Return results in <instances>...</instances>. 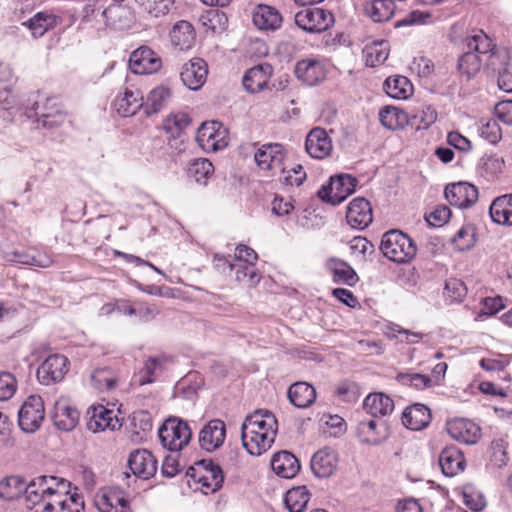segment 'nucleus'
<instances>
[{"instance_id": "47", "label": "nucleus", "mask_w": 512, "mask_h": 512, "mask_svg": "<svg viewBox=\"0 0 512 512\" xmlns=\"http://www.w3.org/2000/svg\"><path fill=\"white\" fill-rule=\"evenodd\" d=\"M118 381V374L108 367L97 368L91 375V382L99 391H111L115 389Z\"/></svg>"}, {"instance_id": "31", "label": "nucleus", "mask_w": 512, "mask_h": 512, "mask_svg": "<svg viewBox=\"0 0 512 512\" xmlns=\"http://www.w3.org/2000/svg\"><path fill=\"white\" fill-rule=\"evenodd\" d=\"M337 454L330 448L317 451L311 459V470L318 478L330 477L337 467Z\"/></svg>"}, {"instance_id": "39", "label": "nucleus", "mask_w": 512, "mask_h": 512, "mask_svg": "<svg viewBox=\"0 0 512 512\" xmlns=\"http://www.w3.org/2000/svg\"><path fill=\"white\" fill-rule=\"evenodd\" d=\"M168 362L169 358L165 355L149 357L138 373L139 384L146 385L153 383L156 377L164 371Z\"/></svg>"}, {"instance_id": "62", "label": "nucleus", "mask_w": 512, "mask_h": 512, "mask_svg": "<svg viewBox=\"0 0 512 512\" xmlns=\"http://www.w3.org/2000/svg\"><path fill=\"white\" fill-rule=\"evenodd\" d=\"M467 294V288L463 281L450 278L446 280L444 287V295L451 301H461Z\"/></svg>"}, {"instance_id": "20", "label": "nucleus", "mask_w": 512, "mask_h": 512, "mask_svg": "<svg viewBox=\"0 0 512 512\" xmlns=\"http://www.w3.org/2000/svg\"><path fill=\"white\" fill-rule=\"evenodd\" d=\"M448 434L458 442L475 444L480 438V427L471 420L458 418L446 424Z\"/></svg>"}, {"instance_id": "34", "label": "nucleus", "mask_w": 512, "mask_h": 512, "mask_svg": "<svg viewBox=\"0 0 512 512\" xmlns=\"http://www.w3.org/2000/svg\"><path fill=\"white\" fill-rule=\"evenodd\" d=\"M143 105V94L139 89L126 88L123 96L115 100L116 110L123 117L134 115Z\"/></svg>"}, {"instance_id": "53", "label": "nucleus", "mask_w": 512, "mask_h": 512, "mask_svg": "<svg viewBox=\"0 0 512 512\" xmlns=\"http://www.w3.org/2000/svg\"><path fill=\"white\" fill-rule=\"evenodd\" d=\"M509 52L505 50L503 54H501V58L497 61L501 66L496 68L498 71V79L497 84L499 89L511 93L512 92V74L509 72Z\"/></svg>"}, {"instance_id": "30", "label": "nucleus", "mask_w": 512, "mask_h": 512, "mask_svg": "<svg viewBox=\"0 0 512 512\" xmlns=\"http://www.w3.org/2000/svg\"><path fill=\"white\" fill-rule=\"evenodd\" d=\"M278 422L275 415L267 409H258L248 414L242 423L241 430H259L264 432H277Z\"/></svg>"}, {"instance_id": "18", "label": "nucleus", "mask_w": 512, "mask_h": 512, "mask_svg": "<svg viewBox=\"0 0 512 512\" xmlns=\"http://www.w3.org/2000/svg\"><path fill=\"white\" fill-rule=\"evenodd\" d=\"M127 465L131 472L142 479H149L157 471V460L153 454L146 449L133 451L128 458Z\"/></svg>"}, {"instance_id": "35", "label": "nucleus", "mask_w": 512, "mask_h": 512, "mask_svg": "<svg viewBox=\"0 0 512 512\" xmlns=\"http://www.w3.org/2000/svg\"><path fill=\"white\" fill-rule=\"evenodd\" d=\"M363 407L371 417L386 416L394 410V401L384 393H371L364 399Z\"/></svg>"}, {"instance_id": "21", "label": "nucleus", "mask_w": 512, "mask_h": 512, "mask_svg": "<svg viewBox=\"0 0 512 512\" xmlns=\"http://www.w3.org/2000/svg\"><path fill=\"white\" fill-rule=\"evenodd\" d=\"M207 74V63L201 58H193L183 65L180 78L187 88L196 91L206 82Z\"/></svg>"}, {"instance_id": "9", "label": "nucleus", "mask_w": 512, "mask_h": 512, "mask_svg": "<svg viewBox=\"0 0 512 512\" xmlns=\"http://www.w3.org/2000/svg\"><path fill=\"white\" fill-rule=\"evenodd\" d=\"M295 23L308 33H320L333 25L334 16L329 10L310 6L296 13Z\"/></svg>"}, {"instance_id": "2", "label": "nucleus", "mask_w": 512, "mask_h": 512, "mask_svg": "<svg viewBox=\"0 0 512 512\" xmlns=\"http://www.w3.org/2000/svg\"><path fill=\"white\" fill-rule=\"evenodd\" d=\"M21 117L31 120V124L36 123V128L40 124L43 128L73 125L71 116L63 109L57 97H47L42 104L35 101L31 107L26 108Z\"/></svg>"}, {"instance_id": "54", "label": "nucleus", "mask_w": 512, "mask_h": 512, "mask_svg": "<svg viewBox=\"0 0 512 512\" xmlns=\"http://www.w3.org/2000/svg\"><path fill=\"white\" fill-rule=\"evenodd\" d=\"M307 174L301 164H297L290 169L281 168L279 181L286 186L299 187L306 180Z\"/></svg>"}, {"instance_id": "37", "label": "nucleus", "mask_w": 512, "mask_h": 512, "mask_svg": "<svg viewBox=\"0 0 512 512\" xmlns=\"http://www.w3.org/2000/svg\"><path fill=\"white\" fill-rule=\"evenodd\" d=\"M327 267L332 274L334 283L354 286L359 280L355 270L343 260L331 258L327 263Z\"/></svg>"}, {"instance_id": "6", "label": "nucleus", "mask_w": 512, "mask_h": 512, "mask_svg": "<svg viewBox=\"0 0 512 512\" xmlns=\"http://www.w3.org/2000/svg\"><path fill=\"white\" fill-rule=\"evenodd\" d=\"M357 185L358 179L355 176L345 173L337 174L320 187L317 196L323 202L336 206L352 195Z\"/></svg>"}, {"instance_id": "14", "label": "nucleus", "mask_w": 512, "mask_h": 512, "mask_svg": "<svg viewBox=\"0 0 512 512\" xmlns=\"http://www.w3.org/2000/svg\"><path fill=\"white\" fill-rule=\"evenodd\" d=\"M346 221L354 229L367 228L373 221L370 202L364 197L354 198L347 206Z\"/></svg>"}, {"instance_id": "8", "label": "nucleus", "mask_w": 512, "mask_h": 512, "mask_svg": "<svg viewBox=\"0 0 512 512\" xmlns=\"http://www.w3.org/2000/svg\"><path fill=\"white\" fill-rule=\"evenodd\" d=\"M45 418L44 401L39 395H30L18 411V425L25 433H34Z\"/></svg>"}, {"instance_id": "3", "label": "nucleus", "mask_w": 512, "mask_h": 512, "mask_svg": "<svg viewBox=\"0 0 512 512\" xmlns=\"http://www.w3.org/2000/svg\"><path fill=\"white\" fill-rule=\"evenodd\" d=\"M379 249L384 257L398 264L410 262L417 253L415 241L398 229L383 234Z\"/></svg>"}, {"instance_id": "17", "label": "nucleus", "mask_w": 512, "mask_h": 512, "mask_svg": "<svg viewBox=\"0 0 512 512\" xmlns=\"http://www.w3.org/2000/svg\"><path fill=\"white\" fill-rule=\"evenodd\" d=\"M277 432H264L259 430H241L243 447L250 455L260 456L265 453L275 441Z\"/></svg>"}, {"instance_id": "41", "label": "nucleus", "mask_w": 512, "mask_h": 512, "mask_svg": "<svg viewBox=\"0 0 512 512\" xmlns=\"http://www.w3.org/2000/svg\"><path fill=\"white\" fill-rule=\"evenodd\" d=\"M282 16L273 7L259 5L253 14V23L262 30H275L280 27Z\"/></svg>"}, {"instance_id": "32", "label": "nucleus", "mask_w": 512, "mask_h": 512, "mask_svg": "<svg viewBox=\"0 0 512 512\" xmlns=\"http://www.w3.org/2000/svg\"><path fill=\"white\" fill-rule=\"evenodd\" d=\"M196 141L206 152H217L229 144V130H197Z\"/></svg>"}, {"instance_id": "58", "label": "nucleus", "mask_w": 512, "mask_h": 512, "mask_svg": "<svg viewBox=\"0 0 512 512\" xmlns=\"http://www.w3.org/2000/svg\"><path fill=\"white\" fill-rule=\"evenodd\" d=\"M143 9L152 17L166 15L172 7L173 0H139Z\"/></svg>"}, {"instance_id": "64", "label": "nucleus", "mask_w": 512, "mask_h": 512, "mask_svg": "<svg viewBox=\"0 0 512 512\" xmlns=\"http://www.w3.org/2000/svg\"><path fill=\"white\" fill-rule=\"evenodd\" d=\"M451 217V210L445 205L437 206L432 212L425 216V220L431 227H442Z\"/></svg>"}, {"instance_id": "60", "label": "nucleus", "mask_w": 512, "mask_h": 512, "mask_svg": "<svg viewBox=\"0 0 512 512\" xmlns=\"http://www.w3.org/2000/svg\"><path fill=\"white\" fill-rule=\"evenodd\" d=\"M494 124L498 127L512 124V100L500 101L494 106Z\"/></svg>"}, {"instance_id": "51", "label": "nucleus", "mask_w": 512, "mask_h": 512, "mask_svg": "<svg viewBox=\"0 0 512 512\" xmlns=\"http://www.w3.org/2000/svg\"><path fill=\"white\" fill-rule=\"evenodd\" d=\"M437 120V111L431 105H420L411 116V125L416 128H429Z\"/></svg>"}, {"instance_id": "46", "label": "nucleus", "mask_w": 512, "mask_h": 512, "mask_svg": "<svg viewBox=\"0 0 512 512\" xmlns=\"http://www.w3.org/2000/svg\"><path fill=\"white\" fill-rule=\"evenodd\" d=\"M172 96L171 90L165 86H158L152 89L145 103V113L150 115L152 113H158L161 111L169 102Z\"/></svg>"}, {"instance_id": "38", "label": "nucleus", "mask_w": 512, "mask_h": 512, "mask_svg": "<svg viewBox=\"0 0 512 512\" xmlns=\"http://www.w3.org/2000/svg\"><path fill=\"white\" fill-rule=\"evenodd\" d=\"M385 93L396 100H406L413 94L411 81L402 75L388 77L383 83Z\"/></svg>"}, {"instance_id": "61", "label": "nucleus", "mask_w": 512, "mask_h": 512, "mask_svg": "<svg viewBox=\"0 0 512 512\" xmlns=\"http://www.w3.org/2000/svg\"><path fill=\"white\" fill-rule=\"evenodd\" d=\"M463 502L472 511L479 512L486 506L484 496L473 490L472 486H465L463 490Z\"/></svg>"}, {"instance_id": "19", "label": "nucleus", "mask_w": 512, "mask_h": 512, "mask_svg": "<svg viewBox=\"0 0 512 512\" xmlns=\"http://www.w3.org/2000/svg\"><path fill=\"white\" fill-rule=\"evenodd\" d=\"M226 437L224 421L213 419L209 421L199 433L200 447L207 452H213L220 448Z\"/></svg>"}, {"instance_id": "59", "label": "nucleus", "mask_w": 512, "mask_h": 512, "mask_svg": "<svg viewBox=\"0 0 512 512\" xmlns=\"http://www.w3.org/2000/svg\"><path fill=\"white\" fill-rule=\"evenodd\" d=\"M508 442L503 439H495L491 443V462L501 468L507 464L509 461V456L507 452Z\"/></svg>"}, {"instance_id": "26", "label": "nucleus", "mask_w": 512, "mask_h": 512, "mask_svg": "<svg viewBox=\"0 0 512 512\" xmlns=\"http://www.w3.org/2000/svg\"><path fill=\"white\" fill-rule=\"evenodd\" d=\"M284 158V147L279 143L264 144L254 155L256 165L262 170L281 167Z\"/></svg>"}, {"instance_id": "43", "label": "nucleus", "mask_w": 512, "mask_h": 512, "mask_svg": "<svg viewBox=\"0 0 512 512\" xmlns=\"http://www.w3.org/2000/svg\"><path fill=\"white\" fill-rule=\"evenodd\" d=\"M395 4L393 0H373L364 5L365 14L374 22H385L394 15Z\"/></svg>"}, {"instance_id": "15", "label": "nucleus", "mask_w": 512, "mask_h": 512, "mask_svg": "<svg viewBox=\"0 0 512 512\" xmlns=\"http://www.w3.org/2000/svg\"><path fill=\"white\" fill-rule=\"evenodd\" d=\"M294 74L302 83L314 86L326 78V69L320 60L306 58L296 62Z\"/></svg>"}, {"instance_id": "7", "label": "nucleus", "mask_w": 512, "mask_h": 512, "mask_svg": "<svg viewBox=\"0 0 512 512\" xmlns=\"http://www.w3.org/2000/svg\"><path fill=\"white\" fill-rule=\"evenodd\" d=\"M61 478L52 475H41L33 479L29 494V510L33 512H59L58 504L53 503V495H48L47 487L57 488L55 484Z\"/></svg>"}, {"instance_id": "50", "label": "nucleus", "mask_w": 512, "mask_h": 512, "mask_svg": "<svg viewBox=\"0 0 512 512\" xmlns=\"http://www.w3.org/2000/svg\"><path fill=\"white\" fill-rule=\"evenodd\" d=\"M201 20L203 25L214 33L224 31L228 26V17L226 13L218 8H212L202 15Z\"/></svg>"}, {"instance_id": "57", "label": "nucleus", "mask_w": 512, "mask_h": 512, "mask_svg": "<svg viewBox=\"0 0 512 512\" xmlns=\"http://www.w3.org/2000/svg\"><path fill=\"white\" fill-rule=\"evenodd\" d=\"M131 426L134 428L135 434L146 435L153 427L151 414L145 410L133 412L131 416Z\"/></svg>"}, {"instance_id": "63", "label": "nucleus", "mask_w": 512, "mask_h": 512, "mask_svg": "<svg viewBox=\"0 0 512 512\" xmlns=\"http://www.w3.org/2000/svg\"><path fill=\"white\" fill-rule=\"evenodd\" d=\"M17 381L15 376L10 372L0 373V400L10 399L16 392Z\"/></svg>"}, {"instance_id": "11", "label": "nucleus", "mask_w": 512, "mask_h": 512, "mask_svg": "<svg viewBox=\"0 0 512 512\" xmlns=\"http://www.w3.org/2000/svg\"><path fill=\"white\" fill-rule=\"evenodd\" d=\"M57 488L47 487L48 495H53V503L58 504L59 512H84L83 496L78 493H70L71 482L61 478Z\"/></svg>"}, {"instance_id": "42", "label": "nucleus", "mask_w": 512, "mask_h": 512, "mask_svg": "<svg viewBox=\"0 0 512 512\" xmlns=\"http://www.w3.org/2000/svg\"><path fill=\"white\" fill-rule=\"evenodd\" d=\"M118 420L113 415V411L102 405L93 408V414L87 423V427L93 433L103 431L107 428L114 430Z\"/></svg>"}, {"instance_id": "28", "label": "nucleus", "mask_w": 512, "mask_h": 512, "mask_svg": "<svg viewBox=\"0 0 512 512\" xmlns=\"http://www.w3.org/2000/svg\"><path fill=\"white\" fill-rule=\"evenodd\" d=\"M270 464L275 474L285 479L295 477L301 468L300 462L295 455L286 450L274 453Z\"/></svg>"}, {"instance_id": "40", "label": "nucleus", "mask_w": 512, "mask_h": 512, "mask_svg": "<svg viewBox=\"0 0 512 512\" xmlns=\"http://www.w3.org/2000/svg\"><path fill=\"white\" fill-rule=\"evenodd\" d=\"M171 42L180 50L189 49L195 40V30L192 24L185 20L178 21L170 32Z\"/></svg>"}, {"instance_id": "49", "label": "nucleus", "mask_w": 512, "mask_h": 512, "mask_svg": "<svg viewBox=\"0 0 512 512\" xmlns=\"http://www.w3.org/2000/svg\"><path fill=\"white\" fill-rule=\"evenodd\" d=\"M396 380L400 384L413 387L416 390L429 388L433 383L430 376L421 373H414L411 371L399 372L396 375Z\"/></svg>"}, {"instance_id": "56", "label": "nucleus", "mask_w": 512, "mask_h": 512, "mask_svg": "<svg viewBox=\"0 0 512 512\" xmlns=\"http://www.w3.org/2000/svg\"><path fill=\"white\" fill-rule=\"evenodd\" d=\"M405 118V113L396 107L385 106L379 112V120L384 128H400L399 121Z\"/></svg>"}, {"instance_id": "16", "label": "nucleus", "mask_w": 512, "mask_h": 512, "mask_svg": "<svg viewBox=\"0 0 512 512\" xmlns=\"http://www.w3.org/2000/svg\"><path fill=\"white\" fill-rule=\"evenodd\" d=\"M79 418V411L70 404L68 399L61 398L55 402L51 419L57 429L70 432L77 426Z\"/></svg>"}, {"instance_id": "55", "label": "nucleus", "mask_w": 512, "mask_h": 512, "mask_svg": "<svg viewBox=\"0 0 512 512\" xmlns=\"http://www.w3.org/2000/svg\"><path fill=\"white\" fill-rule=\"evenodd\" d=\"M388 43L386 41L374 42L366 48L367 64L374 67L380 65L388 58Z\"/></svg>"}, {"instance_id": "48", "label": "nucleus", "mask_w": 512, "mask_h": 512, "mask_svg": "<svg viewBox=\"0 0 512 512\" xmlns=\"http://www.w3.org/2000/svg\"><path fill=\"white\" fill-rule=\"evenodd\" d=\"M26 24L34 36H42L55 26L56 17L49 12H38Z\"/></svg>"}, {"instance_id": "29", "label": "nucleus", "mask_w": 512, "mask_h": 512, "mask_svg": "<svg viewBox=\"0 0 512 512\" xmlns=\"http://www.w3.org/2000/svg\"><path fill=\"white\" fill-rule=\"evenodd\" d=\"M376 418L370 416L358 424V433L365 436L363 441L370 445H378L388 437L386 421Z\"/></svg>"}, {"instance_id": "25", "label": "nucleus", "mask_w": 512, "mask_h": 512, "mask_svg": "<svg viewBox=\"0 0 512 512\" xmlns=\"http://www.w3.org/2000/svg\"><path fill=\"white\" fill-rule=\"evenodd\" d=\"M273 74V67L269 63L258 64L247 70L243 76L244 88L250 93L262 91Z\"/></svg>"}, {"instance_id": "12", "label": "nucleus", "mask_w": 512, "mask_h": 512, "mask_svg": "<svg viewBox=\"0 0 512 512\" xmlns=\"http://www.w3.org/2000/svg\"><path fill=\"white\" fill-rule=\"evenodd\" d=\"M162 67L161 57L148 46H140L129 57V68L138 75L154 74Z\"/></svg>"}, {"instance_id": "1", "label": "nucleus", "mask_w": 512, "mask_h": 512, "mask_svg": "<svg viewBox=\"0 0 512 512\" xmlns=\"http://www.w3.org/2000/svg\"><path fill=\"white\" fill-rule=\"evenodd\" d=\"M466 51L458 60V69L468 78L476 75L482 66V56L489 54L488 65L496 69L497 61L501 58L500 51H494V45L490 37L483 30H474L464 40Z\"/></svg>"}, {"instance_id": "52", "label": "nucleus", "mask_w": 512, "mask_h": 512, "mask_svg": "<svg viewBox=\"0 0 512 512\" xmlns=\"http://www.w3.org/2000/svg\"><path fill=\"white\" fill-rule=\"evenodd\" d=\"M11 262L37 266V267H48L51 263V259L49 257H41L40 255H34L26 250H15L11 252L10 259Z\"/></svg>"}, {"instance_id": "24", "label": "nucleus", "mask_w": 512, "mask_h": 512, "mask_svg": "<svg viewBox=\"0 0 512 512\" xmlns=\"http://www.w3.org/2000/svg\"><path fill=\"white\" fill-rule=\"evenodd\" d=\"M439 466L444 476L454 477L465 468L466 461L462 451L455 445L442 449L439 458Z\"/></svg>"}, {"instance_id": "23", "label": "nucleus", "mask_w": 512, "mask_h": 512, "mask_svg": "<svg viewBox=\"0 0 512 512\" xmlns=\"http://www.w3.org/2000/svg\"><path fill=\"white\" fill-rule=\"evenodd\" d=\"M431 420L430 408L422 403H414L406 407L402 413L403 425L413 431H421L427 428Z\"/></svg>"}, {"instance_id": "44", "label": "nucleus", "mask_w": 512, "mask_h": 512, "mask_svg": "<svg viewBox=\"0 0 512 512\" xmlns=\"http://www.w3.org/2000/svg\"><path fill=\"white\" fill-rule=\"evenodd\" d=\"M310 497L306 486H296L285 493L284 504L289 512H304Z\"/></svg>"}, {"instance_id": "10", "label": "nucleus", "mask_w": 512, "mask_h": 512, "mask_svg": "<svg viewBox=\"0 0 512 512\" xmlns=\"http://www.w3.org/2000/svg\"><path fill=\"white\" fill-rule=\"evenodd\" d=\"M69 359L62 354L49 355L38 367L36 377L42 385H53L61 382L69 370Z\"/></svg>"}, {"instance_id": "13", "label": "nucleus", "mask_w": 512, "mask_h": 512, "mask_svg": "<svg viewBox=\"0 0 512 512\" xmlns=\"http://www.w3.org/2000/svg\"><path fill=\"white\" fill-rule=\"evenodd\" d=\"M444 195L451 206L467 209L478 200V189L469 182H457L447 185Z\"/></svg>"}, {"instance_id": "45", "label": "nucleus", "mask_w": 512, "mask_h": 512, "mask_svg": "<svg viewBox=\"0 0 512 512\" xmlns=\"http://www.w3.org/2000/svg\"><path fill=\"white\" fill-rule=\"evenodd\" d=\"M214 173V166L207 158H197L189 162L187 176L199 184L206 186L209 178Z\"/></svg>"}, {"instance_id": "5", "label": "nucleus", "mask_w": 512, "mask_h": 512, "mask_svg": "<svg viewBox=\"0 0 512 512\" xmlns=\"http://www.w3.org/2000/svg\"><path fill=\"white\" fill-rule=\"evenodd\" d=\"M257 253L249 246L239 244L235 249L232 266V276L238 282L255 286L260 281V275L256 268Z\"/></svg>"}, {"instance_id": "4", "label": "nucleus", "mask_w": 512, "mask_h": 512, "mask_svg": "<svg viewBox=\"0 0 512 512\" xmlns=\"http://www.w3.org/2000/svg\"><path fill=\"white\" fill-rule=\"evenodd\" d=\"M158 438L163 448L170 452H179L190 442L192 431L186 421L169 417L158 429Z\"/></svg>"}, {"instance_id": "36", "label": "nucleus", "mask_w": 512, "mask_h": 512, "mask_svg": "<svg viewBox=\"0 0 512 512\" xmlns=\"http://www.w3.org/2000/svg\"><path fill=\"white\" fill-rule=\"evenodd\" d=\"M491 220L499 225H512V193L496 197L489 206Z\"/></svg>"}, {"instance_id": "27", "label": "nucleus", "mask_w": 512, "mask_h": 512, "mask_svg": "<svg viewBox=\"0 0 512 512\" xmlns=\"http://www.w3.org/2000/svg\"><path fill=\"white\" fill-rule=\"evenodd\" d=\"M33 479L27 483L20 476H9L0 481V498L4 500H14L22 494L25 497L26 507L29 508L28 491L32 488Z\"/></svg>"}, {"instance_id": "33", "label": "nucleus", "mask_w": 512, "mask_h": 512, "mask_svg": "<svg viewBox=\"0 0 512 512\" xmlns=\"http://www.w3.org/2000/svg\"><path fill=\"white\" fill-rule=\"evenodd\" d=\"M287 396L296 408H308L316 400V390L307 382H296L289 387Z\"/></svg>"}, {"instance_id": "22", "label": "nucleus", "mask_w": 512, "mask_h": 512, "mask_svg": "<svg viewBox=\"0 0 512 512\" xmlns=\"http://www.w3.org/2000/svg\"><path fill=\"white\" fill-rule=\"evenodd\" d=\"M306 152L315 159H324L332 152L333 145L327 130H309L305 140Z\"/></svg>"}]
</instances>
